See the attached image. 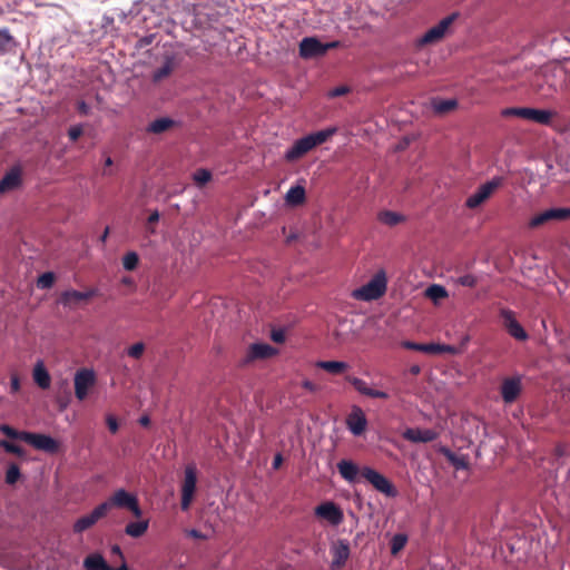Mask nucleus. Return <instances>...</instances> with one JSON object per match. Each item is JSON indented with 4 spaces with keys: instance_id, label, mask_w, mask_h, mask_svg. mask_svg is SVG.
Returning a JSON list of instances; mask_svg holds the SVG:
<instances>
[{
    "instance_id": "nucleus-1",
    "label": "nucleus",
    "mask_w": 570,
    "mask_h": 570,
    "mask_svg": "<svg viewBox=\"0 0 570 570\" xmlns=\"http://www.w3.org/2000/svg\"><path fill=\"white\" fill-rule=\"evenodd\" d=\"M566 73L560 63L547 65L534 75L532 87L541 97L549 98L562 87Z\"/></svg>"
},
{
    "instance_id": "nucleus-53",
    "label": "nucleus",
    "mask_w": 570,
    "mask_h": 570,
    "mask_svg": "<svg viewBox=\"0 0 570 570\" xmlns=\"http://www.w3.org/2000/svg\"><path fill=\"white\" fill-rule=\"evenodd\" d=\"M106 423H107V426H108V429H109V431H110L111 433H116V432L118 431V428H119V426H118V422H117V420H116V417H115V416H112V415H107V417H106Z\"/></svg>"
},
{
    "instance_id": "nucleus-51",
    "label": "nucleus",
    "mask_w": 570,
    "mask_h": 570,
    "mask_svg": "<svg viewBox=\"0 0 570 570\" xmlns=\"http://www.w3.org/2000/svg\"><path fill=\"white\" fill-rule=\"evenodd\" d=\"M112 165H114L112 158L107 156L105 159V166L101 171L102 176H112L114 175V171L111 169Z\"/></svg>"
},
{
    "instance_id": "nucleus-23",
    "label": "nucleus",
    "mask_w": 570,
    "mask_h": 570,
    "mask_svg": "<svg viewBox=\"0 0 570 570\" xmlns=\"http://www.w3.org/2000/svg\"><path fill=\"white\" fill-rule=\"evenodd\" d=\"M347 381L354 386V389L358 393H361L365 396L373 397V399H383V400L389 399V394L386 392L380 391V390H374V389L370 387L367 385V383L362 379H358L355 376H348Z\"/></svg>"
},
{
    "instance_id": "nucleus-41",
    "label": "nucleus",
    "mask_w": 570,
    "mask_h": 570,
    "mask_svg": "<svg viewBox=\"0 0 570 570\" xmlns=\"http://www.w3.org/2000/svg\"><path fill=\"white\" fill-rule=\"evenodd\" d=\"M212 179V174L207 169H198L194 174V181L198 187H203Z\"/></svg>"
},
{
    "instance_id": "nucleus-49",
    "label": "nucleus",
    "mask_w": 570,
    "mask_h": 570,
    "mask_svg": "<svg viewBox=\"0 0 570 570\" xmlns=\"http://www.w3.org/2000/svg\"><path fill=\"white\" fill-rule=\"evenodd\" d=\"M403 347L411 350V351H417V352H424L426 353V344L415 343L411 341H405L402 343Z\"/></svg>"
},
{
    "instance_id": "nucleus-60",
    "label": "nucleus",
    "mask_w": 570,
    "mask_h": 570,
    "mask_svg": "<svg viewBox=\"0 0 570 570\" xmlns=\"http://www.w3.org/2000/svg\"><path fill=\"white\" fill-rule=\"evenodd\" d=\"M187 534L195 539H205V535L196 529L188 530Z\"/></svg>"
},
{
    "instance_id": "nucleus-47",
    "label": "nucleus",
    "mask_w": 570,
    "mask_h": 570,
    "mask_svg": "<svg viewBox=\"0 0 570 570\" xmlns=\"http://www.w3.org/2000/svg\"><path fill=\"white\" fill-rule=\"evenodd\" d=\"M0 446L8 453L21 455L23 450L20 445L9 442L7 440L0 441Z\"/></svg>"
},
{
    "instance_id": "nucleus-26",
    "label": "nucleus",
    "mask_w": 570,
    "mask_h": 570,
    "mask_svg": "<svg viewBox=\"0 0 570 570\" xmlns=\"http://www.w3.org/2000/svg\"><path fill=\"white\" fill-rule=\"evenodd\" d=\"M175 67H176L175 57L173 55H167L165 57L164 65L161 67L157 68L153 72V77H151L153 81L160 82L161 80L166 79L167 77H169L171 75Z\"/></svg>"
},
{
    "instance_id": "nucleus-46",
    "label": "nucleus",
    "mask_w": 570,
    "mask_h": 570,
    "mask_svg": "<svg viewBox=\"0 0 570 570\" xmlns=\"http://www.w3.org/2000/svg\"><path fill=\"white\" fill-rule=\"evenodd\" d=\"M20 478V469L16 464H11L6 472V482L14 484Z\"/></svg>"
},
{
    "instance_id": "nucleus-37",
    "label": "nucleus",
    "mask_w": 570,
    "mask_h": 570,
    "mask_svg": "<svg viewBox=\"0 0 570 570\" xmlns=\"http://www.w3.org/2000/svg\"><path fill=\"white\" fill-rule=\"evenodd\" d=\"M426 353L429 354H441V353H449V354H458L459 350L455 346L446 345V344H436V343H430L426 344Z\"/></svg>"
},
{
    "instance_id": "nucleus-2",
    "label": "nucleus",
    "mask_w": 570,
    "mask_h": 570,
    "mask_svg": "<svg viewBox=\"0 0 570 570\" xmlns=\"http://www.w3.org/2000/svg\"><path fill=\"white\" fill-rule=\"evenodd\" d=\"M336 127H330L295 140L292 147L286 150L284 159L287 163H295L299 160L311 150L326 142L332 136L336 134Z\"/></svg>"
},
{
    "instance_id": "nucleus-5",
    "label": "nucleus",
    "mask_w": 570,
    "mask_h": 570,
    "mask_svg": "<svg viewBox=\"0 0 570 570\" xmlns=\"http://www.w3.org/2000/svg\"><path fill=\"white\" fill-rule=\"evenodd\" d=\"M101 504L107 505L106 513H108V511L112 507H117V508L128 509L129 511H131V513L136 518H140L142 514V511L139 507L137 497L127 492L124 489H119V490L115 491V493L107 501L102 502Z\"/></svg>"
},
{
    "instance_id": "nucleus-56",
    "label": "nucleus",
    "mask_w": 570,
    "mask_h": 570,
    "mask_svg": "<svg viewBox=\"0 0 570 570\" xmlns=\"http://www.w3.org/2000/svg\"><path fill=\"white\" fill-rule=\"evenodd\" d=\"M272 340L276 343H283L285 340V335L282 331H274L272 333Z\"/></svg>"
},
{
    "instance_id": "nucleus-18",
    "label": "nucleus",
    "mask_w": 570,
    "mask_h": 570,
    "mask_svg": "<svg viewBox=\"0 0 570 570\" xmlns=\"http://www.w3.org/2000/svg\"><path fill=\"white\" fill-rule=\"evenodd\" d=\"M98 295L97 288H90L86 292H79L76 289H68L60 294L58 302L66 307H72L81 302L88 301Z\"/></svg>"
},
{
    "instance_id": "nucleus-62",
    "label": "nucleus",
    "mask_w": 570,
    "mask_h": 570,
    "mask_svg": "<svg viewBox=\"0 0 570 570\" xmlns=\"http://www.w3.org/2000/svg\"><path fill=\"white\" fill-rule=\"evenodd\" d=\"M281 464H282V456H281V454H277V455H275V458L273 460V468L278 469Z\"/></svg>"
},
{
    "instance_id": "nucleus-15",
    "label": "nucleus",
    "mask_w": 570,
    "mask_h": 570,
    "mask_svg": "<svg viewBox=\"0 0 570 570\" xmlns=\"http://www.w3.org/2000/svg\"><path fill=\"white\" fill-rule=\"evenodd\" d=\"M330 552L332 556L331 569H342L348 560L351 553L348 541L345 539L336 540L332 543Z\"/></svg>"
},
{
    "instance_id": "nucleus-10",
    "label": "nucleus",
    "mask_w": 570,
    "mask_h": 570,
    "mask_svg": "<svg viewBox=\"0 0 570 570\" xmlns=\"http://www.w3.org/2000/svg\"><path fill=\"white\" fill-rule=\"evenodd\" d=\"M75 395L79 401H83L89 393V390L96 384V375L92 370L81 368L78 370L73 377Z\"/></svg>"
},
{
    "instance_id": "nucleus-29",
    "label": "nucleus",
    "mask_w": 570,
    "mask_h": 570,
    "mask_svg": "<svg viewBox=\"0 0 570 570\" xmlns=\"http://www.w3.org/2000/svg\"><path fill=\"white\" fill-rule=\"evenodd\" d=\"M337 469L343 479L348 482H353L357 474H361L358 466L348 460H342L337 463Z\"/></svg>"
},
{
    "instance_id": "nucleus-64",
    "label": "nucleus",
    "mask_w": 570,
    "mask_h": 570,
    "mask_svg": "<svg viewBox=\"0 0 570 570\" xmlns=\"http://www.w3.org/2000/svg\"><path fill=\"white\" fill-rule=\"evenodd\" d=\"M139 422L141 425L146 426L149 424V419L147 416H142Z\"/></svg>"
},
{
    "instance_id": "nucleus-21",
    "label": "nucleus",
    "mask_w": 570,
    "mask_h": 570,
    "mask_svg": "<svg viewBox=\"0 0 570 570\" xmlns=\"http://www.w3.org/2000/svg\"><path fill=\"white\" fill-rule=\"evenodd\" d=\"M22 184V170L19 166L11 167L0 179V194H7L19 188Z\"/></svg>"
},
{
    "instance_id": "nucleus-40",
    "label": "nucleus",
    "mask_w": 570,
    "mask_h": 570,
    "mask_svg": "<svg viewBox=\"0 0 570 570\" xmlns=\"http://www.w3.org/2000/svg\"><path fill=\"white\" fill-rule=\"evenodd\" d=\"M139 257L135 252L127 253L122 258V265L126 271H134L138 266Z\"/></svg>"
},
{
    "instance_id": "nucleus-31",
    "label": "nucleus",
    "mask_w": 570,
    "mask_h": 570,
    "mask_svg": "<svg viewBox=\"0 0 570 570\" xmlns=\"http://www.w3.org/2000/svg\"><path fill=\"white\" fill-rule=\"evenodd\" d=\"M83 567L87 570H112V568L107 564L104 557L99 553H94L86 557L83 560Z\"/></svg>"
},
{
    "instance_id": "nucleus-24",
    "label": "nucleus",
    "mask_w": 570,
    "mask_h": 570,
    "mask_svg": "<svg viewBox=\"0 0 570 570\" xmlns=\"http://www.w3.org/2000/svg\"><path fill=\"white\" fill-rule=\"evenodd\" d=\"M432 111L435 116L442 117L449 115L458 108V100L452 99H441L439 97H434L430 101Z\"/></svg>"
},
{
    "instance_id": "nucleus-61",
    "label": "nucleus",
    "mask_w": 570,
    "mask_h": 570,
    "mask_svg": "<svg viewBox=\"0 0 570 570\" xmlns=\"http://www.w3.org/2000/svg\"><path fill=\"white\" fill-rule=\"evenodd\" d=\"M158 220H159V213L157 210H155L154 213H151L149 215L148 224L153 225V224H156Z\"/></svg>"
},
{
    "instance_id": "nucleus-35",
    "label": "nucleus",
    "mask_w": 570,
    "mask_h": 570,
    "mask_svg": "<svg viewBox=\"0 0 570 570\" xmlns=\"http://www.w3.org/2000/svg\"><path fill=\"white\" fill-rule=\"evenodd\" d=\"M553 117V112L544 109L529 108L528 120H531L541 125H549Z\"/></svg>"
},
{
    "instance_id": "nucleus-36",
    "label": "nucleus",
    "mask_w": 570,
    "mask_h": 570,
    "mask_svg": "<svg viewBox=\"0 0 570 570\" xmlns=\"http://www.w3.org/2000/svg\"><path fill=\"white\" fill-rule=\"evenodd\" d=\"M424 295H425V297L431 299L434 304H439V302L441 299H444V298H446L449 296L448 291L445 289V287L442 286V285H439V284L430 285L425 289Z\"/></svg>"
},
{
    "instance_id": "nucleus-9",
    "label": "nucleus",
    "mask_w": 570,
    "mask_h": 570,
    "mask_svg": "<svg viewBox=\"0 0 570 570\" xmlns=\"http://www.w3.org/2000/svg\"><path fill=\"white\" fill-rule=\"evenodd\" d=\"M570 218V208L554 207L534 215L529 220L530 228H538L550 222H564Z\"/></svg>"
},
{
    "instance_id": "nucleus-48",
    "label": "nucleus",
    "mask_w": 570,
    "mask_h": 570,
    "mask_svg": "<svg viewBox=\"0 0 570 570\" xmlns=\"http://www.w3.org/2000/svg\"><path fill=\"white\" fill-rule=\"evenodd\" d=\"M144 351H145V345H144V343L138 342V343H136V344L131 345V346L128 348L127 353H128V355H129L130 357H132V358H140V357H141V355H142V353H144Z\"/></svg>"
},
{
    "instance_id": "nucleus-63",
    "label": "nucleus",
    "mask_w": 570,
    "mask_h": 570,
    "mask_svg": "<svg viewBox=\"0 0 570 570\" xmlns=\"http://www.w3.org/2000/svg\"><path fill=\"white\" fill-rule=\"evenodd\" d=\"M421 368L419 365H413L411 366L410 368V372L413 374V375H417L420 373Z\"/></svg>"
},
{
    "instance_id": "nucleus-32",
    "label": "nucleus",
    "mask_w": 570,
    "mask_h": 570,
    "mask_svg": "<svg viewBox=\"0 0 570 570\" xmlns=\"http://www.w3.org/2000/svg\"><path fill=\"white\" fill-rule=\"evenodd\" d=\"M316 367L322 368L331 374L338 375L345 372L350 366L341 361H318Z\"/></svg>"
},
{
    "instance_id": "nucleus-54",
    "label": "nucleus",
    "mask_w": 570,
    "mask_h": 570,
    "mask_svg": "<svg viewBox=\"0 0 570 570\" xmlns=\"http://www.w3.org/2000/svg\"><path fill=\"white\" fill-rule=\"evenodd\" d=\"M77 110L80 115L87 116L90 112V107L86 101L81 100L77 102Z\"/></svg>"
},
{
    "instance_id": "nucleus-27",
    "label": "nucleus",
    "mask_w": 570,
    "mask_h": 570,
    "mask_svg": "<svg viewBox=\"0 0 570 570\" xmlns=\"http://www.w3.org/2000/svg\"><path fill=\"white\" fill-rule=\"evenodd\" d=\"M32 376L40 389L47 390L50 387L51 377L41 361L37 362L35 365Z\"/></svg>"
},
{
    "instance_id": "nucleus-34",
    "label": "nucleus",
    "mask_w": 570,
    "mask_h": 570,
    "mask_svg": "<svg viewBox=\"0 0 570 570\" xmlns=\"http://www.w3.org/2000/svg\"><path fill=\"white\" fill-rule=\"evenodd\" d=\"M149 521L141 520L136 522H129L125 528V533L131 538H140L148 530Z\"/></svg>"
},
{
    "instance_id": "nucleus-30",
    "label": "nucleus",
    "mask_w": 570,
    "mask_h": 570,
    "mask_svg": "<svg viewBox=\"0 0 570 570\" xmlns=\"http://www.w3.org/2000/svg\"><path fill=\"white\" fill-rule=\"evenodd\" d=\"M405 219L406 218L404 215L393 212V210H381L377 214V220L381 224L386 225L389 227H394V226L405 222Z\"/></svg>"
},
{
    "instance_id": "nucleus-17",
    "label": "nucleus",
    "mask_w": 570,
    "mask_h": 570,
    "mask_svg": "<svg viewBox=\"0 0 570 570\" xmlns=\"http://www.w3.org/2000/svg\"><path fill=\"white\" fill-rule=\"evenodd\" d=\"M315 515L326 520L332 525H338L343 522V511L334 502H324L315 508Z\"/></svg>"
},
{
    "instance_id": "nucleus-59",
    "label": "nucleus",
    "mask_w": 570,
    "mask_h": 570,
    "mask_svg": "<svg viewBox=\"0 0 570 570\" xmlns=\"http://www.w3.org/2000/svg\"><path fill=\"white\" fill-rule=\"evenodd\" d=\"M340 41H332V42H327V43H323V47H324V53L326 55V52L331 49H335V48H338L340 47Z\"/></svg>"
},
{
    "instance_id": "nucleus-38",
    "label": "nucleus",
    "mask_w": 570,
    "mask_h": 570,
    "mask_svg": "<svg viewBox=\"0 0 570 570\" xmlns=\"http://www.w3.org/2000/svg\"><path fill=\"white\" fill-rule=\"evenodd\" d=\"M407 537L402 533L395 534L391 540V553L393 556H396L406 544Z\"/></svg>"
},
{
    "instance_id": "nucleus-58",
    "label": "nucleus",
    "mask_w": 570,
    "mask_h": 570,
    "mask_svg": "<svg viewBox=\"0 0 570 570\" xmlns=\"http://www.w3.org/2000/svg\"><path fill=\"white\" fill-rule=\"evenodd\" d=\"M11 390L12 392H18L20 390V380L17 375L11 377Z\"/></svg>"
},
{
    "instance_id": "nucleus-33",
    "label": "nucleus",
    "mask_w": 570,
    "mask_h": 570,
    "mask_svg": "<svg viewBox=\"0 0 570 570\" xmlns=\"http://www.w3.org/2000/svg\"><path fill=\"white\" fill-rule=\"evenodd\" d=\"M16 47V40L8 28L0 29V57L9 53Z\"/></svg>"
},
{
    "instance_id": "nucleus-13",
    "label": "nucleus",
    "mask_w": 570,
    "mask_h": 570,
    "mask_svg": "<svg viewBox=\"0 0 570 570\" xmlns=\"http://www.w3.org/2000/svg\"><path fill=\"white\" fill-rule=\"evenodd\" d=\"M24 442L37 450L45 451L50 454L57 453L60 448V444L57 440L41 433L29 432V434H24Z\"/></svg>"
},
{
    "instance_id": "nucleus-42",
    "label": "nucleus",
    "mask_w": 570,
    "mask_h": 570,
    "mask_svg": "<svg viewBox=\"0 0 570 570\" xmlns=\"http://www.w3.org/2000/svg\"><path fill=\"white\" fill-rule=\"evenodd\" d=\"M55 283V274L51 272H46L39 276L37 281V286L39 288L46 289L52 287Z\"/></svg>"
},
{
    "instance_id": "nucleus-16",
    "label": "nucleus",
    "mask_w": 570,
    "mask_h": 570,
    "mask_svg": "<svg viewBox=\"0 0 570 570\" xmlns=\"http://www.w3.org/2000/svg\"><path fill=\"white\" fill-rule=\"evenodd\" d=\"M106 504L97 505L89 514L80 517L72 527L75 533H82L83 531L94 527L101 518L106 517Z\"/></svg>"
},
{
    "instance_id": "nucleus-12",
    "label": "nucleus",
    "mask_w": 570,
    "mask_h": 570,
    "mask_svg": "<svg viewBox=\"0 0 570 570\" xmlns=\"http://www.w3.org/2000/svg\"><path fill=\"white\" fill-rule=\"evenodd\" d=\"M523 390L520 375L504 377L500 385V395L505 404L514 403Z\"/></svg>"
},
{
    "instance_id": "nucleus-19",
    "label": "nucleus",
    "mask_w": 570,
    "mask_h": 570,
    "mask_svg": "<svg viewBox=\"0 0 570 570\" xmlns=\"http://www.w3.org/2000/svg\"><path fill=\"white\" fill-rule=\"evenodd\" d=\"M299 56L303 59H312L325 56L323 42L316 37L303 38L299 42Z\"/></svg>"
},
{
    "instance_id": "nucleus-28",
    "label": "nucleus",
    "mask_w": 570,
    "mask_h": 570,
    "mask_svg": "<svg viewBox=\"0 0 570 570\" xmlns=\"http://www.w3.org/2000/svg\"><path fill=\"white\" fill-rule=\"evenodd\" d=\"M305 188L301 185L291 187L285 195L286 204L293 207L303 205L305 203Z\"/></svg>"
},
{
    "instance_id": "nucleus-14",
    "label": "nucleus",
    "mask_w": 570,
    "mask_h": 570,
    "mask_svg": "<svg viewBox=\"0 0 570 570\" xmlns=\"http://www.w3.org/2000/svg\"><path fill=\"white\" fill-rule=\"evenodd\" d=\"M500 317L502 320V324L507 332L518 341H525L528 338V334L525 330L521 326V324L517 321L515 314L513 311L508 308H502L500 311Z\"/></svg>"
},
{
    "instance_id": "nucleus-6",
    "label": "nucleus",
    "mask_w": 570,
    "mask_h": 570,
    "mask_svg": "<svg viewBox=\"0 0 570 570\" xmlns=\"http://www.w3.org/2000/svg\"><path fill=\"white\" fill-rule=\"evenodd\" d=\"M361 476L371 483L375 490L385 494L386 497L394 498L397 494L395 487L392 482L376 470L364 466L361 469Z\"/></svg>"
},
{
    "instance_id": "nucleus-22",
    "label": "nucleus",
    "mask_w": 570,
    "mask_h": 570,
    "mask_svg": "<svg viewBox=\"0 0 570 570\" xmlns=\"http://www.w3.org/2000/svg\"><path fill=\"white\" fill-rule=\"evenodd\" d=\"M403 439L413 443H429L433 442L439 438V433L432 429H406L403 434Z\"/></svg>"
},
{
    "instance_id": "nucleus-20",
    "label": "nucleus",
    "mask_w": 570,
    "mask_h": 570,
    "mask_svg": "<svg viewBox=\"0 0 570 570\" xmlns=\"http://www.w3.org/2000/svg\"><path fill=\"white\" fill-rule=\"evenodd\" d=\"M346 425L351 433L356 436L362 435L365 432L367 420L361 407L354 406L352 409L351 413L346 417Z\"/></svg>"
},
{
    "instance_id": "nucleus-3",
    "label": "nucleus",
    "mask_w": 570,
    "mask_h": 570,
    "mask_svg": "<svg viewBox=\"0 0 570 570\" xmlns=\"http://www.w3.org/2000/svg\"><path fill=\"white\" fill-rule=\"evenodd\" d=\"M386 275L383 269L379 271L368 283L354 291V297L362 301H373L383 296L386 292Z\"/></svg>"
},
{
    "instance_id": "nucleus-11",
    "label": "nucleus",
    "mask_w": 570,
    "mask_h": 570,
    "mask_svg": "<svg viewBox=\"0 0 570 570\" xmlns=\"http://www.w3.org/2000/svg\"><path fill=\"white\" fill-rule=\"evenodd\" d=\"M276 348L266 343H254L249 345L245 355L239 360V365L245 367L257 360H267L276 354Z\"/></svg>"
},
{
    "instance_id": "nucleus-45",
    "label": "nucleus",
    "mask_w": 570,
    "mask_h": 570,
    "mask_svg": "<svg viewBox=\"0 0 570 570\" xmlns=\"http://www.w3.org/2000/svg\"><path fill=\"white\" fill-rule=\"evenodd\" d=\"M529 115V108L521 107V108H507L502 111V116L509 117V116H515L528 120Z\"/></svg>"
},
{
    "instance_id": "nucleus-7",
    "label": "nucleus",
    "mask_w": 570,
    "mask_h": 570,
    "mask_svg": "<svg viewBox=\"0 0 570 570\" xmlns=\"http://www.w3.org/2000/svg\"><path fill=\"white\" fill-rule=\"evenodd\" d=\"M197 483V470L194 464H189L185 469V478L181 484V501L180 508L187 511L194 500Z\"/></svg>"
},
{
    "instance_id": "nucleus-43",
    "label": "nucleus",
    "mask_w": 570,
    "mask_h": 570,
    "mask_svg": "<svg viewBox=\"0 0 570 570\" xmlns=\"http://www.w3.org/2000/svg\"><path fill=\"white\" fill-rule=\"evenodd\" d=\"M446 458L451 462V464L458 470L468 468V461L464 456H458L454 453L446 451Z\"/></svg>"
},
{
    "instance_id": "nucleus-8",
    "label": "nucleus",
    "mask_w": 570,
    "mask_h": 570,
    "mask_svg": "<svg viewBox=\"0 0 570 570\" xmlns=\"http://www.w3.org/2000/svg\"><path fill=\"white\" fill-rule=\"evenodd\" d=\"M458 13H452L443 18L438 24L430 28L420 39V46L433 45L441 41L446 35L449 28L458 18Z\"/></svg>"
},
{
    "instance_id": "nucleus-25",
    "label": "nucleus",
    "mask_w": 570,
    "mask_h": 570,
    "mask_svg": "<svg viewBox=\"0 0 570 570\" xmlns=\"http://www.w3.org/2000/svg\"><path fill=\"white\" fill-rule=\"evenodd\" d=\"M178 124V121L169 117H161L149 122L146 128V131L148 134L160 135L173 129L174 127H177Z\"/></svg>"
},
{
    "instance_id": "nucleus-4",
    "label": "nucleus",
    "mask_w": 570,
    "mask_h": 570,
    "mask_svg": "<svg viewBox=\"0 0 570 570\" xmlns=\"http://www.w3.org/2000/svg\"><path fill=\"white\" fill-rule=\"evenodd\" d=\"M505 183L504 177L495 176L491 180L480 185L478 189L470 195L465 200V206L470 209H475L484 204L491 196L501 188Z\"/></svg>"
},
{
    "instance_id": "nucleus-52",
    "label": "nucleus",
    "mask_w": 570,
    "mask_h": 570,
    "mask_svg": "<svg viewBox=\"0 0 570 570\" xmlns=\"http://www.w3.org/2000/svg\"><path fill=\"white\" fill-rule=\"evenodd\" d=\"M154 40H155V35L145 36L138 40L137 48L138 49L146 48L147 46L151 45L154 42Z\"/></svg>"
},
{
    "instance_id": "nucleus-50",
    "label": "nucleus",
    "mask_w": 570,
    "mask_h": 570,
    "mask_svg": "<svg viewBox=\"0 0 570 570\" xmlns=\"http://www.w3.org/2000/svg\"><path fill=\"white\" fill-rule=\"evenodd\" d=\"M82 132H83V130L80 125L72 126L68 130V137L70 138L71 141H76L79 139V137L82 135Z\"/></svg>"
},
{
    "instance_id": "nucleus-55",
    "label": "nucleus",
    "mask_w": 570,
    "mask_h": 570,
    "mask_svg": "<svg viewBox=\"0 0 570 570\" xmlns=\"http://www.w3.org/2000/svg\"><path fill=\"white\" fill-rule=\"evenodd\" d=\"M302 386L312 393H315L318 391V386L308 380L303 381Z\"/></svg>"
},
{
    "instance_id": "nucleus-44",
    "label": "nucleus",
    "mask_w": 570,
    "mask_h": 570,
    "mask_svg": "<svg viewBox=\"0 0 570 570\" xmlns=\"http://www.w3.org/2000/svg\"><path fill=\"white\" fill-rule=\"evenodd\" d=\"M455 284L464 286V287L473 288L478 284V278L472 274H465V275L459 276L455 279Z\"/></svg>"
},
{
    "instance_id": "nucleus-39",
    "label": "nucleus",
    "mask_w": 570,
    "mask_h": 570,
    "mask_svg": "<svg viewBox=\"0 0 570 570\" xmlns=\"http://www.w3.org/2000/svg\"><path fill=\"white\" fill-rule=\"evenodd\" d=\"M0 432L10 439L21 441H24V434H29V432H19L8 424H1Z\"/></svg>"
},
{
    "instance_id": "nucleus-57",
    "label": "nucleus",
    "mask_w": 570,
    "mask_h": 570,
    "mask_svg": "<svg viewBox=\"0 0 570 570\" xmlns=\"http://www.w3.org/2000/svg\"><path fill=\"white\" fill-rule=\"evenodd\" d=\"M348 91L346 87H337L331 91L332 97L343 96Z\"/></svg>"
}]
</instances>
